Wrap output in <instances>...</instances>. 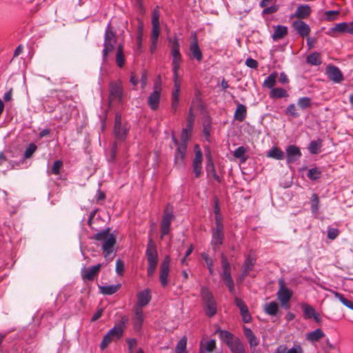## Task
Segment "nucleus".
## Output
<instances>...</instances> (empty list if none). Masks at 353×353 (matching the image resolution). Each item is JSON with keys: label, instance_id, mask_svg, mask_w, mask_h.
<instances>
[{"label": "nucleus", "instance_id": "1", "mask_svg": "<svg viewBox=\"0 0 353 353\" xmlns=\"http://www.w3.org/2000/svg\"><path fill=\"white\" fill-rule=\"evenodd\" d=\"M179 43L178 38L174 37V40L171 43V54L172 56V67H173V73H174V90L172 93L171 98V108L172 111L176 112L179 101V94L181 92V79L179 75V70L180 68V65L181 63V55L179 51Z\"/></svg>", "mask_w": 353, "mask_h": 353}, {"label": "nucleus", "instance_id": "2", "mask_svg": "<svg viewBox=\"0 0 353 353\" xmlns=\"http://www.w3.org/2000/svg\"><path fill=\"white\" fill-rule=\"evenodd\" d=\"M128 322V318L126 316H123L119 323L116 324L113 328L103 336L101 343V349L105 350L108 345L114 339H119L122 337L123 330L126 323Z\"/></svg>", "mask_w": 353, "mask_h": 353}, {"label": "nucleus", "instance_id": "3", "mask_svg": "<svg viewBox=\"0 0 353 353\" xmlns=\"http://www.w3.org/2000/svg\"><path fill=\"white\" fill-rule=\"evenodd\" d=\"M145 256L148 261L147 275L152 276L156 271L159 262L157 245L152 238L148 239Z\"/></svg>", "mask_w": 353, "mask_h": 353}, {"label": "nucleus", "instance_id": "4", "mask_svg": "<svg viewBox=\"0 0 353 353\" xmlns=\"http://www.w3.org/2000/svg\"><path fill=\"white\" fill-rule=\"evenodd\" d=\"M201 296L206 316L210 318L214 316L217 312V305L214 296L208 288L201 287Z\"/></svg>", "mask_w": 353, "mask_h": 353}, {"label": "nucleus", "instance_id": "5", "mask_svg": "<svg viewBox=\"0 0 353 353\" xmlns=\"http://www.w3.org/2000/svg\"><path fill=\"white\" fill-rule=\"evenodd\" d=\"M221 265L223 268L222 279L228 288L231 293H234V284L230 273V265L226 256L222 253L221 255Z\"/></svg>", "mask_w": 353, "mask_h": 353}, {"label": "nucleus", "instance_id": "6", "mask_svg": "<svg viewBox=\"0 0 353 353\" xmlns=\"http://www.w3.org/2000/svg\"><path fill=\"white\" fill-rule=\"evenodd\" d=\"M123 88L122 81L120 79L110 81L109 83V104H110L114 100H117L121 103L123 100Z\"/></svg>", "mask_w": 353, "mask_h": 353}, {"label": "nucleus", "instance_id": "7", "mask_svg": "<svg viewBox=\"0 0 353 353\" xmlns=\"http://www.w3.org/2000/svg\"><path fill=\"white\" fill-rule=\"evenodd\" d=\"M174 219L173 214L172 207L168 204L163 213L162 221L161 223V239H163V236L169 234L170 231L171 221Z\"/></svg>", "mask_w": 353, "mask_h": 353}, {"label": "nucleus", "instance_id": "8", "mask_svg": "<svg viewBox=\"0 0 353 353\" xmlns=\"http://www.w3.org/2000/svg\"><path fill=\"white\" fill-rule=\"evenodd\" d=\"M279 289L277 292V298L281 305L287 309L290 307L289 301L291 299L293 292L285 286L283 279L279 280Z\"/></svg>", "mask_w": 353, "mask_h": 353}, {"label": "nucleus", "instance_id": "9", "mask_svg": "<svg viewBox=\"0 0 353 353\" xmlns=\"http://www.w3.org/2000/svg\"><path fill=\"white\" fill-rule=\"evenodd\" d=\"M171 259L169 255H166L161 262L159 268V280L163 288L168 284V275L170 272Z\"/></svg>", "mask_w": 353, "mask_h": 353}, {"label": "nucleus", "instance_id": "10", "mask_svg": "<svg viewBox=\"0 0 353 353\" xmlns=\"http://www.w3.org/2000/svg\"><path fill=\"white\" fill-rule=\"evenodd\" d=\"M128 128L125 124L121 125V114L117 112L115 115L114 134L116 139L119 140H124L128 132Z\"/></svg>", "mask_w": 353, "mask_h": 353}, {"label": "nucleus", "instance_id": "11", "mask_svg": "<svg viewBox=\"0 0 353 353\" xmlns=\"http://www.w3.org/2000/svg\"><path fill=\"white\" fill-rule=\"evenodd\" d=\"M192 41L190 45V59H195L198 62L203 59V54L199 46V41L196 32L192 33Z\"/></svg>", "mask_w": 353, "mask_h": 353}, {"label": "nucleus", "instance_id": "12", "mask_svg": "<svg viewBox=\"0 0 353 353\" xmlns=\"http://www.w3.org/2000/svg\"><path fill=\"white\" fill-rule=\"evenodd\" d=\"M195 156L192 162V170L196 178H199L202 174L203 154L198 145L194 146Z\"/></svg>", "mask_w": 353, "mask_h": 353}, {"label": "nucleus", "instance_id": "13", "mask_svg": "<svg viewBox=\"0 0 353 353\" xmlns=\"http://www.w3.org/2000/svg\"><path fill=\"white\" fill-rule=\"evenodd\" d=\"M326 74L331 81L335 83H341L344 79L341 70L336 66L333 65H329L327 66Z\"/></svg>", "mask_w": 353, "mask_h": 353}, {"label": "nucleus", "instance_id": "14", "mask_svg": "<svg viewBox=\"0 0 353 353\" xmlns=\"http://www.w3.org/2000/svg\"><path fill=\"white\" fill-rule=\"evenodd\" d=\"M101 267V264H97L90 268H84L81 272L83 280L93 281L94 278L98 275Z\"/></svg>", "mask_w": 353, "mask_h": 353}, {"label": "nucleus", "instance_id": "15", "mask_svg": "<svg viewBox=\"0 0 353 353\" xmlns=\"http://www.w3.org/2000/svg\"><path fill=\"white\" fill-rule=\"evenodd\" d=\"M133 312L134 316L132 318V321L134 327L136 330H140L144 321L143 309L140 308V307H134Z\"/></svg>", "mask_w": 353, "mask_h": 353}, {"label": "nucleus", "instance_id": "16", "mask_svg": "<svg viewBox=\"0 0 353 353\" xmlns=\"http://www.w3.org/2000/svg\"><path fill=\"white\" fill-rule=\"evenodd\" d=\"M117 243L116 237L114 234H111L108 238L103 242L102 245V250L104 253V256L107 257L114 251V247Z\"/></svg>", "mask_w": 353, "mask_h": 353}, {"label": "nucleus", "instance_id": "17", "mask_svg": "<svg viewBox=\"0 0 353 353\" xmlns=\"http://www.w3.org/2000/svg\"><path fill=\"white\" fill-rule=\"evenodd\" d=\"M292 27L302 37L308 36L310 32V26L301 20L294 21L292 23Z\"/></svg>", "mask_w": 353, "mask_h": 353}, {"label": "nucleus", "instance_id": "18", "mask_svg": "<svg viewBox=\"0 0 353 353\" xmlns=\"http://www.w3.org/2000/svg\"><path fill=\"white\" fill-rule=\"evenodd\" d=\"M151 299L152 296L150 290L149 289H145L137 294V303L134 307H140V308H142L149 303Z\"/></svg>", "mask_w": 353, "mask_h": 353}, {"label": "nucleus", "instance_id": "19", "mask_svg": "<svg viewBox=\"0 0 353 353\" xmlns=\"http://www.w3.org/2000/svg\"><path fill=\"white\" fill-rule=\"evenodd\" d=\"M286 153L288 163H292L297 161L301 156L300 149L294 145H289L286 149Z\"/></svg>", "mask_w": 353, "mask_h": 353}, {"label": "nucleus", "instance_id": "20", "mask_svg": "<svg viewBox=\"0 0 353 353\" xmlns=\"http://www.w3.org/2000/svg\"><path fill=\"white\" fill-rule=\"evenodd\" d=\"M207 162H206V172L208 173V176H211L214 180L217 182H221V178L216 174L214 165L211 157L210 153L207 155Z\"/></svg>", "mask_w": 353, "mask_h": 353}, {"label": "nucleus", "instance_id": "21", "mask_svg": "<svg viewBox=\"0 0 353 353\" xmlns=\"http://www.w3.org/2000/svg\"><path fill=\"white\" fill-rule=\"evenodd\" d=\"M224 239L223 228H215L212 232V244L214 249L223 244Z\"/></svg>", "mask_w": 353, "mask_h": 353}, {"label": "nucleus", "instance_id": "22", "mask_svg": "<svg viewBox=\"0 0 353 353\" xmlns=\"http://www.w3.org/2000/svg\"><path fill=\"white\" fill-rule=\"evenodd\" d=\"M161 92L154 90L148 97V103L152 110H157L159 108Z\"/></svg>", "mask_w": 353, "mask_h": 353}, {"label": "nucleus", "instance_id": "23", "mask_svg": "<svg viewBox=\"0 0 353 353\" xmlns=\"http://www.w3.org/2000/svg\"><path fill=\"white\" fill-rule=\"evenodd\" d=\"M187 150V143H181L177 147L174 162L176 164H182L184 161L185 156Z\"/></svg>", "mask_w": 353, "mask_h": 353}, {"label": "nucleus", "instance_id": "24", "mask_svg": "<svg viewBox=\"0 0 353 353\" xmlns=\"http://www.w3.org/2000/svg\"><path fill=\"white\" fill-rule=\"evenodd\" d=\"M312 9L308 5H300L298 6L296 12L292 15L293 17L298 19H307L311 14Z\"/></svg>", "mask_w": 353, "mask_h": 353}, {"label": "nucleus", "instance_id": "25", "mask_svg": "<svg viewBox=\"0 0 353 353\" xmlns=\"http://www.w3.org/2000/svg\"><path fill=\"white\" fill-rule=\"evenodd\" d=\"M227 345L230 348L232 353H245L244 346L238 337L234 339Z\"/></svg>", "mask_w": 353, "mask_h": 353}, {"label": "nucleus", "instance_id": "26", "mask_svg": "<svg viewBox=\"0 0 353 353\" xmlns=\"http://www.w3.org/2000/svg\"><path fill=\"white\" fill-rule=\"evenodd\" d=\"M215 333H217L219 334V337L221 339V340L224 343H225L226 345H228V343H230L231 341H232L234 339H236V337L232 334L230 332L228 331V330H221V328H218L216 330V332Z\"/></svg>", "mask_w": 353, "mask_h": 353}, {"label": "nucleus", "instance_id": "27", "mask_svg": "<svg viewBox=\"0 0 353 353\" xmlns=\"http://www.w3.org/2000/svg\"><path fill=\"white\" fill-rule=\"evenodd\" d=\"M244 334L247 338L249 344L251 347H256L259 344V341L257 338L255 336L254 332L251 330V329L245 327L243 328Z\"/></svg>", "mask_w": 353, "mask_h": 353}, {"label": "nucleus", "instance_id": "28", "mask_svg": "<svg viewBox=\"0 0 353 353\" xmlns=\"http://www.w3.org/2000/svg\"><path fill=\"white\" fill-rule=\"evenodd\" d=\"M288 34V28L285 26H277L274 28V32L272 36L274 41L284 38Z\"/></svg>", "mask_w": 353, "mask_h": 353}, {"label": "nucleus", "instance_id": "29", "mask_svg": "<svg viewBox=\"0 0 353 353\" xmlns=\"http://www.w3.org/2000/svg\"><path fill=\"white\" fill-rule=\"evenodd\" d=\"M307 63L311 65H319L322 63L321 54L318 52H314L306 57Z\"/></svg>", "mask_w": 353, "mask_h": 353}, {"label": "nucleus", "instance_id": "30", "mask_svg": "<svg viewBox=\"0 0 353 353\" xmlns=\"http://www.w3.org/2000/svg\"><path fill=\"white\" fill-rule=\"evenodd\" d=\"M246 114V107L243 104H238L234 113V119L239 122H242L245 120Z\"/></svg>", "mask_w": 353, "mask_h": 353}, {"label": "nucleus", "instance_id": "31", "mask_svg": "<svg viewBox=\"0 0 353 353\" xmlns=\"http://www.w3.org/2000/svg\"><path fill=\"white\" fill-rule=\"evenodd\" d=\"M116 62L119 68H123L125 65V59L123 53V46L122 44H119L117 46V53H116Z\"/></svg>", "mask_w": 353, "mask_h": 353}, {"label": "nucleus", "instance_id": "32", "mask_svg": "<svg viewBox=\"0 0 353 353\" xmlns=\"http://www.w3.org/2000/svg\"><path fill=\"white\" fill-rule=\"evenodd\" d=\"M117 36L116 33L113 31L111 24H109L107 27L105 34V41L104 43H116Z\"/></svg>", "mask_w": 353, "mask_h": 353}, {"label": "nucleus", "instance_id": "33", "mask_svg": "<svg viewBox=\"0 0 353 353\" xmlns=\"http://www.w3.org/2000/svg\"><path fill=\"white\" fill-rule=\"evenodd\" d=\"M323 336L324 333L320 328H318L314 331L309 332L306 334V339L312 342L319 341Z\"/></svg>", "mask_w": 353, "mask_h": 353}, {"label": "nucleus", "instance_id": "34", "mask_svg": "<svg viewBox=\"0 0 353 353\" xmlns=\"http://www.w3.org/2000/svg\"><path fill=\"white\" fill-rule=\"evenodd\" d=\"M121 284L113 285H105L100 286V292L103 294L111 295L116 293L120 288Z\"/></svg>", "mask_w": 353, "mask_h": 353}, {"label": "nucleus", "instance_id": "35", "mask_svg": "<svg viewBox=\"0 0 353 353\" xmlns=\"http://www.w3.org/2000/svg\"><path fill=\"white\" fill-rule=\"evenodd\" d=\"M270 97L273 99H280L288 97V94L287 91L282 88H273L270 92Z\"/></svg>", "mask_w": 353, "mask_h": 353}, {"label": "nucleus", "instance_id": "36", "mask_svg": "<svg viewBox=\"0 0 353 353\" xmlns=\"http://www.w3.org/2000/svg\"><path fill=\"white\" fill-rule=\"evenodd\" d=\"M187 337L186 336H183L180 341L178 342L176 348L175 353H188L186 350L187 345Z\"/></svg>", "mask_w": 353, "mask_h": 353}, {"label": "nucleus", "instance_id": "37", "mask_svg": "<svg viewBox=\"0 0 353 353\" xmlns=\"http://www.w3.org/2000/svg\"><path fill=\"white\" fill-rule=\"evenodd\" d=\"M255 263V259L248 256L243 264L244 270H243V276H247L250 271L252 270L253 267Z\"/></svg>", "mask_w": 353, "mask_h": 353}, {"label": "nucleus", "instance_id": "38", "mask_svg": "<svg viewBox=\"0 0 353 353\" xmlns=\"http://www.w3.org/2000/svg\"><path fill=\"white\" fill-rule=\"evenodd\" d=\"M268 156L278 160H281L284 158V153L279 148L274 147L268 152Z\"/></svg>", "mask_w": 353, "mask_h": 353}, {"label": "nucleus", "instance_id": "39", "mask_svg": "<svg viewBox=\"0 0 353 353\" xmlns=\"http://www.w3.org/2000/svg\"><path fill=\"white\" fill-rule=\"evenodd\" d=\"M323 141L319 139L316 141H312L310 142L308 149L310 153L316 154L319 152V150L322 145Z\"/></svg>", "mask_w": 353, "mask_h": 353}, {"label": "nucleus", "instance_id": "40", "mask_svg": "<svg viewBox=\"0 0 353 353\" xmlns=\"http://www.w3.org/2000/svg\"><path fill=\"white\" fill-rule=\"evenodd\" d=\"M301 307L303 310L304 317L305 319H312V316H314L316 312L314 308L306 303H303Z\"/></svg>", "mask_w": 353, "mask_h": 353}, {"label": "nucleus", "instance_id": "41", "mask_svg": "<svg viewBox=\"0 0 353 353\" xmlns=\"http://www.w3.org/2000/svg\"><path fill=\"white\" fill-rule=\"evenodd\" d=\"M247 150L243 146L239 147L234 152V157L241 159L242 163L245 162L247 159V157H245V153Z\"/></svg>", "mask_w": 353, "mask_h": 353}, {"label": "nucleus", "instance_id": "42", "mask_svg": "<svg viewBox=\"0 0 353 353\" xmlns=\"http://www.w3.org/2000/svg\"><path fill=\"white\" fill-rule=\"evenodd\" d=\"M110 228H108L95 234L94 235V236L92 237V239L96 241H105L108 238L109 235L110 234Z\"/></svg>", "mask_w": 353, "mask_h": 353}, {"label": "nucleus", "instance_id": "43", "mask_svg": "<svg viewBox=\"0 0 353 353\" xmlns=\"http://www.w3.org/2000/svg\"><path fill=\"white\" fill-rule=\"evenodd\" d=\"M332 32L348 33V23L343 22L337 23L331 29Z\"/></svg>", "mask_w": 353, "mask_h": 353}, {"label": "nucleus", "instance_id": "44", "mask_svg": "<svg viewBox=\"0 0 353 353\" xmlns=\"http://www.w3.org/2000/svg\"><path fill=\"white\" fill-rule=\"evenodd\" d=\"M279 310V305L278 304L273 301L266 305L265 311L267 314L274 316L276 314Z\"/></svg>", "mask_w": 353, "mask_h": 353}, {"label": "nucleus", "instance_id": "45", "mask_svg": "<svg viewBox=\"0 0 353 353\" xmlns=\"http://www.w3.org/2000/svg\"><path fill=\"white\" fill-rule=\"evenodd\" d=\"M331 292L334 294V296L338 298L343 305L346 307H349L351 310H353V302L345 298L343 294L339 292H334L331 290Z\"/></svg>", "mask_w": 353, "mask_h": 353}, {"label": "nucleus", "instance_id": "46", "mask_svg": "<svg viewBox=\"0 0 353 353\" xmlns=\"http://www.w3.org/2000/svg\"><path fill=\"white\" fill-rule=\"evenodd\" d=\"M278 77V74L276 72H273L265 80L263 83V86L267 87L268 88H272L275 85L276 79Z\"/></svg>", "mask_w": 353, "mask_h": 353}, {"label": "nucleus", "instance_id": "47", "mask_svg": "<svg viewBox=\"0 0 353 353\" xmlns=\"http://www.w3.org/2000/svg\"><path fill=\"white\" fill-rule=\"evenodd\" d=\"M116 43H104V48L103 50V61H105L109 55L111 53L115 47Z\"/></svg>", "mask_w": 353, "mask_h": 353}, {"label": "nucleus", "instance_id": "48", "mask_svg": "<svg viewBox=\"0 0 353 353\" xmlns=\"http://www.w3.org/2000/svg\"><path fill=\"white\" fill-rule=\"evenodd\" d=\"M202 259L205 261V263L207 265V267L209 270V272L210 274L212 275L213 274V272H214V270H213V261L212 259H210L208 254L203 252L201 254Z\"/></svg>", "mask_w": 353, "mask_h": 353}, {"label": "nucleus", "instance_id": "49", "mask_svg": "<svg viewBox=\"0 0 353 353\" xmlns=\"http://www.w3.org/2000/svg\"><path fill=\"white\" fill-rule=\"evenodd\" d=\"M143 31V23L142 21L139 20L138 30H137V44H138L139 48H140L141 47Z\"/></svg>", "mask_w": 353, "mask_h": 353}, {"label": "nucleus", "instance_id": "50", "mask_svg": "<svg viewBox=\"0 0 353 353\" xmlns=\"http://www.w3.org/2000/svg\"><path fill=\"white\" fill-rule=\"evenodd\" d=\"M311 208L313 212H316L319 209V199L316 194H313L311 197Z\"/></svg>", "mask_w": 353, "mask_h": 353}, {"label": "nucleus", "instance_id": "51", "mask_svg": "<svg viewBox=\"0 0 353 353\" xmlns=\"http://www.w3.org/2000/svg\"><path fill=\"white\" fill-rule=\"evenodd\" d=\"M37 145L33 143H31L29 144L28 147L26 148L25 152H24V157L26 159H29L30 158L32 154L35 152V151L37 150Z\"/></svg>", "mask_w": 353, "mask_h": 353}, {"label": "nucleus", "instance_id": "52", "mask_svg": "<svg viewBox=\"0 0 353 353\" xmlns=\"http://www.w3.org/2000/svg\"><path fill=\"white\" fill-rule=\"evenodd\" d=\"M321 174V172L318 168H312L309 170L307 176L312 180H316L320 178Z\"/></svg>", "mask_w": 353, "mask_h": 353}, {"label": "nucleus", "instance_id": "53", "mask_svg": "<svg viewBox=\"0 0 353 353\" xmlns=\"http://www.w3.org/2000/svg\"><path fill=\"white\" fill-rule=\"evenodd\" d=\"M216 348V341L214 339H211L203 344V350L206 352H212Z\"/></svg>", "mask_w": 353, "mask_h": 353}, {"label": "nucleus", "instance_id": "54", "mask_svg": "<svg viewBox=\"0 0 353 353\" xmlns=\"http://www.w3.org/2000/svg\"><path fill=\"white\" fill-rule=\"evenodd\" d=\"M298 105L303 109L307 108L311 106V99L309 97H303L299 99Z\"/></svg>", "mask_w": 353, "mask_h": 353}, {"label": "nucleus", "instance_id": "55", "mask_svg": "<svg viewBox=\"0 0 353 353\" xmlns=\"http://www.w3.org/2000/svg\"><path fill=\"white\" fill-rule=\"evenodd\" d=\"M152 26H160L159 25V11L158 10V7L156 8L152 12Z\"/></svg>", "mask_w": 353, "mask_h": 353}, {"label": "nucleus", "instance_id": "56", "mask_svg": "<svg viewBox=\"0 0 353 353\" xmlns=\"http://www.w3.org/2000/svg\"><path fill=\"white\" fill-rule=\"evenodd\" d=\"M340 232L337 228H329L327 230V238L330 240L335 239L339 234Z\"/></svg>", "mask_w": 353, "mask_h": 353}, {"label": "nucleus", "instance_id": "57", "mask_svg": "<svg viewBox=\"0 0 353 353\" xmlns=\"http://www.w3.org/2000/svg\"><path fill=\"white\" fill-rule=\"evenodd\" d=\"M63 165V163L60 160L55 161L52 167V172L54 174H59L60 173V169Z\"/></svg>", "mask_w": 353, "mask_h": 353}, {"label": "nucleus", "instance_id": "58", "mask_svg": "<svg viewBox=\"0 0 353 353\" xmlns=\"http://www.w3.org/2000/svg\"><path fill=\"white\" fill-rule=\"evenodd\" d=\"M124 263L121 259H117L116 263V271L119 276H123L124 273Z\"/></svg>", "mask_w": 353, "mask_h": 353}, {"label": "nucleus", "instance_id": "59", "mask_svg": "<svg viewBox=\"0 0 353 353\" xmlns=\"http://www.w3.org/2000/svg\"><path fill=\"white\" fill-rule=\"evenodd\" d=\"M339 13L338 10H329L325 12V15L326 16L327 20L332 21L336 18Z\"/></svg>", "mask_w": 353, "mask_h": 353}, {"label": "nucleus", "instance_id": "60", "mask_svg": "<svg viewBox=\"0 0 353 353\" xmlns=\"http://www.w3.org/2000/svg\"><path fill=\"white\" fill-rule=\"evenodd\" d=\"M279 7L277 5H272L270 7L265 8L262 12L263 14H270L278 11Z\"/></svg>", "mask_w": 353, "mask_h": 353}, {"label": "nucleus", "instance_id": "61", "mask_svg": "<svg viewBox=\"0 0 353 353\" xmlns=\"http://www.w3.org/2000/svg\"><path fill=\"white\" fill-rule=\"evenodd\" d=\"M241 314L243 322L250 323L251 321L252 316L249 312L248 307H246L243 311H241Z\"/></svg>", "mask_w": 353, "mask_h": 353}, {"label": "nucleus", "instance_id": "62", "mask_svg": "<svg viewBox=\"0 0 353 353\" xmlns=\"http://www.w3.org/2000/svg\"><path fill=\"white\" fill-rule=\"evenodd\" d=\"M160 34V26H152L151 40H157Z\"/></svg>", "mask_w": 353, "mask_h": 353}, {"label": "nucleus", "instance_id": "63", "mask_svg": "<svg viewBox=\"0 0 353 353\" xmlns=\"http://www.w3.org/2000/svg\"><path fill=\"white\" fill-rule=\"evenodd\" d=\"M234 304L240 310V312L248 307L244 301L238 297L234 299Z\"/></svg>", "mask_w": 353, "mask_h": 353}, {"label": "nucleus", "instance_id": "64", "mask_svg": "<svg viewBox=\"0 0 353 353\" xmlns=\"http://www.w3.org/2000/svg\"><path fill=\"white\" fill-rule=\"evenodd\" d=\"M245 64L248 67L253 68V69L257 68V67L259 65L258 62L252 58L247 59L246 61H245Z\"/></svg>", "mask_w": 353, "mask_h": 353}]
</instances>
